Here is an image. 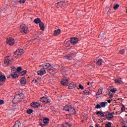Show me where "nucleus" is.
Masks as SVG:
<instances>
[{
  "label": "nucleus",
  "mask_w": 127,
  "mask_h": 127,
  "mask_svg": "<svg viewBox=\"0 0 127 127\" xmlns=\"http://www.w3.org/2000/svg\"><path fill=\"white\" fill-rule=\"evenodd\" d=\"M40 101L44 104H48L50 103V102H51V101L50 100V99H49V98H48V97H45L40 98Z\"/></svg>",
  "instance_id": "obj_7"
},
{
  "label": "nucleus",
  "mask_w": 127,
  "mask_h": 127,
  "mask_svg": "<svg viewBox=\"0 0 127 127\" xmlns=\"http://www.w3.org/2000/svg\"><path fill=\"white\" fill-rule=\"evenodd\" d=\"M31 106L33 108H38V107H40V104L38 102H33L31 104Z\"/></svg>",
  "instance_id": "obj_16"
},
{
  "label": "nucleus",
  "mask_w": 127,
  "mask_h": 127,
  "mask_svg": "<svg viewBox=\"0 0 127 127\" xmlns=\"http://www.w3.org/2000/svg\"><path fill=\"white\" fill-rule=\"evenodd\" d=\"M20 31L23 34H27V33L29 32L28 27L25 24H22L20 27Z\"/></svg>",
  "instance_id": "obj_3"
},
{
  "label": "nucleus",
  "mask_w": 127,
  "mask_h": 127,
  "mask_svg": "<svg viewBox=\"0 0 127 127\" xmlns=\"http://www.w3.org/2000/svg\"><path fill=\"white\" fill-rule=\"evenodd\" d=\"M87 85H88V86H92V83L88 82L87 83Z\"/></svg>",
  "instance_id": "obj_44"
},
{
  "label": "nucleus",
  "mask_w": 127,
  "mask_h": 127,
  "mask_svg": "<svg viewBox=\"0 0 127 127\" xmlns=\"http://www.w3.org/2000/svg\"><path fill=\"white\" fill-rule=\"evenodd\" d=\"M12 62V60H11L9 57H7L4 61V64L5 66H9V65H10V64H11Z\"/></svg>",
  "instance_id": "obj_6"
},
{
  "label": "nucleus",
  "mask_w": 127,
  "mask_h": 127,
  "mask_svg": "<svg viewBox=\"0 0 127 127\" xmlns=\"http://www.w3.org/2000/svg\"><path fill=\"white\" fill-rule=\"evenodd\" d=\"M43 122L44 124H48V123H49V119L48 118H45L44 119Z\"/></svg>",
  "instance_id": "obj_31"
},
{
  "label": "nucleus",
  "mask_w": 127,
  "mask_h": 127,
  "mask_svg": "<svg viewBox=\"0 0 127 127\" xmlns=\"http://www.w3.org/2000/svg\"><path fill=\"white\" fill-rule=\"evenodd\" d=\"M40 126H41V127H45V126H46V125H45V124H42V123H41L40 124Z\"/></svg>",
  "instance_id": "obj_43"
},
{
  "label": "nucleus",
  "mask_w": 127,
  "mask_h": 127,
  "mask_svg": "<svg viewBox=\"0 0 127 127\" xmlns=\"http://www.w3.org/2000/svg\"><path fill=\"white\" fill-rule=\"evenodd\" d=\"M21 66H19L17 68V70H16L15 71L17 72V73H19V72L21 71Z\"/></svg>",
  "instance_id": "obj_32"
},
{
  "label": "nucleus",
  "mask_w": 127,
  "mask_h": 127,
  "mask_svg": "<svg viewBox=\"0 0 127 127\" xmlns=\"http://www.w3.org/2000/svg\"><path fill=\"white\" fill-rule=\"evenodd\" d=\"M23 53H24V50L22 49H19L14 53L13 58L17 59V58H19Z\"/></svg>",
  "instance_id": "obj_2"
},
{
  "label": "nucleus",
  "mask_w": 127,
  "mask_h": 127,
  "mask_svg": "<svg viewBox=\"0 0 127 127\" xmlns=\"http://www.w3.org/2000/svg\"><path fill=\"white\" fill-rule=\"evenodd\" d=\"M38 75L40 76H43L45 74H46V70L42 67V68L37 71Z\"/></svg>",
  "instance_id": "obj_10"
},
{
  "label": "nucleus",
  "mask_w": 127,
  "mask_h": 127,
  "mask_svg": "<svg viewBox=\"0 0 127 127\" xmlns=\"http://www.w3.org/2000/svg\"><path fill=\"white\" fill-rule=\"evenodd\" d=\"M40 82V78H37V79H34L32 81V83H36V84H38Z\"/></svg>",
  "instance_id": "obj_25"
},
{
  "label": "nucleus",
  "mask_w": 127,
  "mask_h": 127,
  "mask_svg": "<svg viewBox=\"0 0 127 127\" xmlns=\"http://www.w3.org/2000/svg\"><path fill=\"white\" fill-rule=\"evenodd\" d=\"M78 86L79 88L81 89V90H84V86H83L82 85L79 84Z\"/></svg>",
  "instance_id": "obj_37"
},
{
  "label": "nucleus",
  "mask_w": 127,
  "mask_h": 127,
  "mask_svg": "<svg viewBox=\"0 0 127 127\" xmlns=\"http://www.w3.org/2000/svg\"><path fill=\"white\" fill-rule=\"evenodd\" d=\"M96 115L98 116V117H100L101 118L105 117V113H104V112H103L102 111H97Z\"/></svg>",
  "instance_id": "obj_17"
},
{
  "label": "nucleus",
  "mask_w": 127,
  "mask_h": 127,
  "mask_svg": "<svg viewBox=\"0 0 127 127\" xmlns=\"http://www.w3.org/2000/svg\"><path fill=\"white\" fill-rule=\"evenodd\" d=\"M102 63H103V60L101 59H98L96 62L97 65H98L99 66H101Z\"/></svg>",
  "instance_id": "obj_21"
},
{
  "label": "nucleus",
  "mask_w": 127,
  "mask_h": 127,
  "mask_svg": "<svg viewBox=\"0 0 127 127\" xmlns=\"http://www.w3.org/2000/svg\"><path fill=\"white\" fill-rule=\"evenodd\" d=\"M51 66V64L49 63H45L40 65V67H42V68H43L45 70H46V69H48V68H50Z\"/></svg>",
  "instance_id": "obj_9"
},
{
  "label": "nucleus",
  "mask_w": 127,
  "mask_h": 127,
  "mask_svg": "<svg viewBox=\"0 0 127 127\" xmlns=\"http://www.w3.org/2000/svg\"><path fill=\"white\" fill-rule=\"evenodd\" d=\"M7 78H9V77L7 76Z\"/></svg>",
  "instance_id": "obj_49"
},
{
  "label": "nucleus",
  "mask_w": 127,
  "mask_h": 127,
  "mask_svg": "<svg viewBox=\"0 0 127 127\" xmlns=\"http://www.w3.org/2000/svg\"><path fill=\"white\" fill-rule=\"evenodd\" d=\"M89 127H93V126H90Z\"/></svg>",
  "instance_id": "obj_48"
},
{
  "label": "nucleus",
  "mask_w": 127,
  "mask_h": 127,
  "mask_svg": "<svg viewBox=\"0 0 127 127\" xmlns=\"http://www.w3.org/2000/svg\"><path fill=\"white\" fill-rule=\"evenodd\" d=\"M108 103H109V104L111 103V100H108Z\"/></svg>",
  "instance_id": "obj_46"
},
{
  "label": "nucleus",
  "mask_w": 127,
  "mask_h": 127,
  "mask_svg": "<svg viewBox=\"0 0 127 127\" xmlns=\"http://www.w3.org/2000/svg\"><path fill=\"white\" fill-rule=\"evenodd\" d=\"M55 93H56L57 92H55Z\"/></svg>",
  "instance_id": "obj_50"
},
{
  "label": "nucleus",
  "mask_w": 127,
  "mask_h": 127,
  "mask_svg": "<svg viewBox=\"0 0 127 127\" xmlns=\"http://www.w3.org/2000/svg\"><path fill=\"white\" fill-rule=\"evenodd\" d=\"M19 2H20V3H24L25 2V0H20Z\"/></svg>",
  "instance_id": "obj_39"
},
{
  "label": "nucleus",
  "mask_w": 127,
  "mask_h": 127,
  "mask_svg": "<svg viewBox=\"0 0 127 127\" xmlns=\"http://www.w3.org/2000/svg\"><path fill=\"white\" fill-rule=\"evenodd\" d=\"M26 74V70H23L20 73L21 76H23V75H25Z\"/></svg>",
  "instance_id": "obj_35"
},
{
  "label": "nucleus",
  "mask_w": 127,
  "mask_h": 127,
  "mask_svg": "<svg viewBox=\"0 0 127 127\" xmlns=\"http://www.w3.org/2000/svg\"><path fill=\"white\" fill-rule=\"evenodd\" d=\"M102 93H103V90L102 89H99L96 94V96H99V95H102Z\"/></svg>",
  "instance_id": "obj_28"
},
{
  "label": "nucleus",
  "mask_w": 127,
  "mask_h": 127,
  "mask_svg": "<svg viewBox=\"0 0 127 127\" xmlns=\"http://www.w3.org/2000/svg\"><path fill=\"white\" fill-rule=\"evenodd\" d=\"M104 114L105 117H106L108 120H111V119H112L113 117H114L113 114L109 112H104Z\"/></svg>",
  "instance_id": "obj_11"
},
{
  "label": "nucleus",
  "mask_w": 127,
  "mask_h": 127,
  "mask_svg": "<svg viewBox=\"0 0 127 127\" xmlns=\"http://www.w3.org/2000/svg\"><path fill=\"white\" fill-rule=\"evenodd\" d=\"M34 22H35V23H36L37 24L38 23H40V22H41V20H40V19H39L38 18H36L34 20Z\"/></svg>",
  "instance_id": "obj_27"
},
{
  "label": "nucleus",
  "mask_w": 127,
  "mask_h": 127,
  "mask_svg": "<svg viewBox=\"0 0 127 127\" xmlns=\"http://www.w3.org/2000/svg\"><path fill=\"white\" fill-rule=\"evenodd\" d=\"M6 79V77H5V75H2V72H1V71H0V82H3L5 81Z\"/></svg>",
  "instance_id": "obj_14"
},
{
  "label": "nucleus",
  "mask_w": 127,
  "mask_h": 127,
  "mask_svg": "<svg viewBox=\"0 0 127 127\" xmlns=\"http://www.w3.org/2000/svg\"><path fill=\"white\" fill-rule=\"evenodd\" d=\"M66 58H67V59H70V58H71V57L70 56H67L66 57Z\"/></svg>",
  "instance_id": "obj_45"
},
{
  "label": "nucleus",
  "mask_w": 127,
  "mask_h": 127,
  "mask_svg": "<svg viewBox=\"0 0 127 127\" xmlns=\"http://www.w3.org/2000/svg\"><path fill=\"white\" fill-rule=\"evenodd\" d=\"M76 83H74V82H72L70 84H69V85H68V89H69L70 90L72 89H74V88H76Z\"/></svg>",
  "instance_id": "obj_18"
},
{
  "label": "nucleus",
  "mask_w": 127,
  "mask_h": 127,
  "mask_svg": "<svg viewBox=\"0 0 127 127\" xmlns=\"http://www.w3.org/2000/svg\"><path fill=\"white\" fill-rule=\"evenodd\" d=\"M39 26L40 29L43 31H44V30H45V26H44V24L42 22H41L39 23Z\"/></svg>",
  "instance_id": "obj_20"
},
{
  "label": "nucleus",
  "mask_w": 127,
  "mask_h": 127,
  "mask_svg": "<svg viewBox=\"0 0 127 127\" xmlns=\"http://www.w3.org/2000/svg\"><path fill=\"white\" fill-rule=\"evenodd\" d=\"M101 108H102V106L101 105H100L99 104H97L95 107L96 109H101Z\"/></svg>",
  "instance_id": "obj_36"
},
{
  "label": "nucleus",
  "mask_w": 127,
  "mask_h": 127,
  "mask_svg": "<svg viewBox=\"0 0 127 127\" xmlns=\"http://www.w3.org/2000/svg\"><path fill=\"white\" fill-rule=\"evenodd\" d=\"M47 71H48V72H50V74H53V73L54 72L53 69H52V68H48L47 69Z\"/></svg>",
  "instance_id": "obj_33"
},
{
  "label": "nucleus",
  "mask_w": 127,
  "mask_h": 127,
  "mask_svg": "<svg viewBox=\"0 0 127 127\" xmlns=\"http://www.w3.org/2000/svg\"><path fill=\"white\" fill-rule=\"evenodd\" d=\"M21 100V96L20 94H16L15 95L14 99H13V102L14 104H16V103H19Z\"/></svg>",
  "instance_id": "obj_4"
},
{
  "label": "nucleus",
  "mask_w": 127,
  "mask_h": 127,
  "mask_svg": "<svg viewBox=\"0 0 127 127\" xmlns=\"http://www.w3.org/2000/svg\"><path fill=\"white\" fill-rule=\"evenodd\" d=\"M64 110L69 113L70 115H75V114H76V110H75V109L71 105H66L64 107Z\"/></svg>",
  "instance_id": "obj_1"
},
{
  "label": "nucleus",
  "mask_w": 127,
  "mask_h": 127,
  "mask_svg": "<svg viewBox=\"0 0 127 127\" xmlns=\"http://www.w3.org/2000/svg\"><path fill=\"white\" fill-rule=\"evenodd\" d=\"M62 85H64V86H66V85H68V79L66 78H63L61 82Z\"/></svg>",
  "instance_id": "obj_15"
},
{
  "label": "nucleus",
  "mask_w": 127,
  "mask_h": 127,
  "mask_svg": "<svg viewBox=\"0 0 127 127\" xmlns=\"http://www.w3.org/2000/svg\"><path fill=\"white\" fill-rule=\"evenodd\" d=\"M20 82L22 86H24L26 84V79L24 77L21 78Z\"/></svg>",
  "instance_id": "obj_19"
},
{
  "label": "nucleus",
  "mask_w": 127,
  "mask_h": 127,
  "mask_svg": "<svg viewBox=\"0 0 127 127\" xmlns=\"http://www.w3.org/2000/svg\"><path fill=\"white\" fill-rule=\"evenodd\" d=\"M122 82V78H118L115 80V83L116 84H121V82Z\"/></svg>",
  "instance_id": "obj_26"
},
{
  "label": "nucleus",
  "mask_w": 127,
  "mask_h": 127,
  "mask_svg": "<svg viewBox=\"0 0 127 127\" xmlns=\"http://www.w3.org/2000/svg\"><path fill=\"white\" fill-rule=\"evenodd\" d=\"M60 32H61V30L60 29H58L57 30H55L54 35L56 36L57 35H58Z\"/></svg>",
  "instance_id": "obj_23"
},
{
  "label": "nucleus",
  "mask_w": 127,
  "mask_h": 127,
  "mask_svg": "<svg viewBox=\"0 0 127 127\" xmlns=\"http://www.w3.org/2000/svg\"><path fill=\"white\" fill-rule=\"evenodd\" d=\"M119 7H120V5L119 4H116L113 7V8L116 10V9H118Z\"/></svg>",
  "instance_id": "obj_29"
},
{
  "label": "nucleus",
  "mask_w": 127,
  "mask_h": 127,
  "mask_svg": "<svg viewBox=\"0 0 127 127\" xmlns=\"http://www.w3.org/2000/svg\"><path fill=\"white\" fill-rule=\"evenodd\" d=\"M116 91L117 90H115V88L110 90V92H111L112 93H116Z\"/></svg>",
  "instance_id": "obj_38"
},
{
  "label": "nucleus",
  "mask_w": 127,
  "mask_h": 127,
  "mask_svg": "<svg viewBox=\"0 0 127 127\" xmlns=\"http://www.w3.org/2000/svg\"><path fill=\"white\" fill-rule=\"evenodd\" d=\"M56 6L59 8L61 7V8H65V2L64 1H60L56 3Z\"/></svg>",
  "instance_id": "obj_5"
},
{
  "label": "nucleus",
  "mask_w": 127,
  "mask_h": 127,
  "mask_svg": "<svg viewBox=\"0 0 127 127\" xmlns=\"http://www.w3.org/2000/svg\"><path fill=\"white\" fill-rule=\"evenodd\" d=\"M79 42V39L75 37H72L70 39V43L72 45H75Z\"/></svg>",
  "instance_id": "obj_8"
},
{
  "label": "nucleus",
  "mask_w": 127,
  "mask_h": 127,
  "mask_svg": "<svg viewBox=\"0 0 127 127\" xmlns=\"http://www.w3.org/2000/svg\"><path fill=\"white\" fill-rule=\"evenodd\" d=\"M121 54H124L125 53V50L123 49L120 51Z\"/></svg>",
  "instance_id": "obj_41"
},
{
  "label": "nucleus",
  "mask_w": 127,
  "mask_h": 127,
  "mask_svg": "<svg viewBox=\"0 0 127 127\" xmlns=\"http://www.w3.org/2000/svg\"><path fill=\"white\" fill-rule=\"evenodd\" d=\"M101 108H105L106 106H108V102L105 101V102H102L101 103Z\"/></svg>",
  "instance_id": "obj_24"
},
{
  "label": "nucleus",
  "mask_w": 127,
  "mask_h": 127,
  "mask_svg": "<svg viewBox=\"0 0 127 127\" xmlns=\"http://www.w3.org/2000/svg\"><path fill=\"white\" fill-rule=\"evenodd\" d=\"M17 71H15L14 70L11 71V76L14 79L18 77V74Z\"/></svg>",
  "instance_id": "obj_12"
},
{
  "label": "nucleus",
  "mask_w": 127,
  "mask_h": 127,
  "mask_svg": "<svg viewBox=\"0 0 127 127\" xmlns=\"http://www.w3.org/2000/svg\"><path fill=\"white\" fill-rule=\"evenodd\" d=\"M6 43L8 45H13L14 44V39L10 38L6 40Z\"/></svg>",
  "instance_id": "obj_13"
},
{
  "label": "nucleus",
  "mask_w": 127,
  "mask_h": 127,
  "mask_svg": "<svg viewBox=\"0 0 127 127\" xmlns=\"http://www.w3.org/2000/svg\"><path fill=\"white\" fill-rule=\"evenodd\" d=\"M4 103V101L2 100H0V105H2Z\"/></svg>",
  "instance_id": "obj_42"
},
{
  "label": "nucleus",
  "mask_w": 127,
  "mask_h": 127,
  "mask_svg": "<svg viewBox=\"0 0 127 127\" xmlns=\"http://www.w3.org/2000/svg\"><path fill=\"white\" fill-rule=\"evenodd\" d=\"M89 93H90V92H88L87 93L86 95H89Z\"/></svg>",
  "instance_id": "obj_47"
},
{
  "label": "nucleus",
  "mask_w": 127,
  "mask_h": 127,
  "mask_svg": "<svg viewBox=\"0 0 127 127\" xmlns=\"http://www.w3.org/2000/svg\"><path fill=\"white\" fill-rule=\"evenodd\" d=\"M105 127H112V123L108 122L105 125Z\"/></svg>",
  "instance_id": "obj_30"
},
{
  "label": "nucleus",
  "mask_w": 127,
  "mask_h": 127,
  "mask_svg": "<svg viewBox=\"0 0 127 127\" xmlns=\"http://www.w3.org/2000/svg\"><path fill=\"white\" fill-rule=\"evenodd\" d=\"M126 109V107H125V106H123V107L121 108L122 112H125V110Z\"/></svg>",
  "instance_id": "obj_40"
},
{
  "label": "nucleus",
  "mask_w": 127,
  "mask_h": 127,
  "mask_svg": "<svg viewBox=\"0 0 127 127\" xmlns=\"http://www.w3.org/2000/svg\"><path fill=\"white\" fill-rule=\"evenodd\" d=\"M13 127H20V122L19 121H16Z\"/></svg>",
  "instance_id": "obj_22"
},
{
  "label": "nucleus",
  "mask_w": 127,
  "mask_h": 127,
  "mask_svg": "<svg viewBox=\"0 0 127 127\" xmlns=\"http://www.w3.org/2000/svg\"><path fill=\"white\" fill-rule=\"evenodd\" d=\"M32 112H33V110L32 109H29L27 111V114L30 115V114L32 113Z\"/></svg>",
  "instance_id": "obj_34"
}]
</instances>
